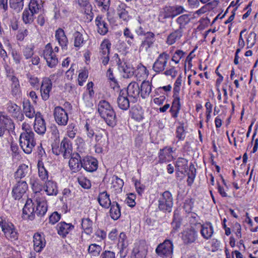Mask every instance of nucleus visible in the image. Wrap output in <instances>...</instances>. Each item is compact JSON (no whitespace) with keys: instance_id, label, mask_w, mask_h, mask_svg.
<instances>
[{"instance_id":"nucleus-48","label":"nucleus","mask_w":258,"mask_h":258,"mask_svg":"<svg viewBox=\"0 0 258 258\" xmlns=\"http://www.w3.org/2000/svg\"><path fill=\"white\" fill-rule=\"evenodd\" d=\"M37 165L39 177L43 180L47 179L48 176V172L44 168L43 162L39 161Z\"/></svg>"},{"instance_id":"nucleus-26","label":"nucleus","mask_w":258,"mask_h":258,"mask_svg":"<svg viewBox=\"0 0 258 258\" xmlns=\"http://www.w3.org/2000/svg\"><path fill=\"white\" fill-rule=\"evenodd\" d=\"M97 200L100 205L106 209L109 208L112 204L109 198V195L106 191L100 192L99 194Z\"/></svg>"},{"instance_id":"nucleus-14","label":"nucleus","mask_w":258,"mask_h":258,"mask_svg":"<svg viewBox=\"0 0 258 258\" xmlns=\"http://www.w3.org/2000/svg\"><path fill=\"white\" fill-rule=\"evenodd\" d=\"M34 203L31 199L27 200L23 209V216L24 219L32 220L35 217V209L33 207Z\"/></svg>"},{"instance_id":"nucleus-7","label":"nucleus","mask_w":258,"mask_h":258,"mask_svg":"<svg viewBox=\"0 0 258 258\" xmlns=\"http://www.w3.org/2000/svg\"><path fill=\"white\" fill-rule=\"evenodd\" d=\"M53 116L58 125L65 126L67 124L69 117L66 111L60 106H56L53 110Z\"/></svg>"},{"instance_id":"nucleus-38","label":"nucleus","mask_w":258,"mask_h":258,"mask_svg":"<svg viewBox=\"0 0 258 258\" xmlns=\"http://www.w3.org/2000/svg\"><path fill=\"white\" fill-rule=\"evenodd\" d=\"M152 82H142L141 85V96L143 98L148 96L152 90Z\"/></svg>"},{"instance_id":"nucleus-13","label":"nucleus","mask_w":258,"mask_h":258,"mask_svg":"<svg viewBox=\"0 0 258 258\" xmlns=\"http://www.w3.org/2000/svg\"><path fill=\"white\" fill-rule=\"evenodd\" d=\"M181 234V238L185 244L195 242L198 237L197 232L192 227L186 229Z\"/></svg>"},{"instance_id":"nucleus-1","label":"nucleus","mask_w":258,"mask_h":258,"mask_svg":"<svg viewBox=\"0 0 258 258\" xmlns=\"http://www.w3.org/2000/svg\"><path fill=\"white\" fill-rule=\"evenodd\" d=\"M98 111L108 125L113 126L116 124L115 113L108 102L100 101L98 105Z\"/></svg>"},{"instance_id":"nucleus-12","label":"nucleus","mask_w":258,"mask_h":258,"mask_svg":"<svg viewBox=\"0 0 258 258\" xmlns=\"http://www.w3.org/2000/svg\"><path fill=\"white\" fill-rule=\"evenodd\" d=\"M13 123L12 119L3 113L0 112V137H3L6 131L12 128Z\"/></svg>"},{"instance_id":"nucleus-17","label":"nucleus","mask_w":258,"mask_h":258,"mask_svg":"<svg viewBox=\"0 0 258 258\" xmlns=\"http://www.w3.org/2000/svg\"><path fill=\"white\" fill-rule=\"evenodd\" d=\"M34 129L35 131L39 135H43L46 130L45 120L42 117L41 114L39 112H37L36 114L34 124Z\"/></svg>"},{"instance_id":"nucleus-10","label":"nucleus","mask_w":258,"mask_h":258,"mask_svg":"<svg viewBox=\"0 0 258 258\" xmlns=\"http://www.w3.org/2000/svg\"><path fill=\"white\" fill-rule=\"evenodd\" d=\"M169 57V55L166 52L161 53L158 56L157 59L156 60L153 64V70L157 73H160L163 71L165 69V67Z\"/></svg>"},{"instance_id":"nucleus-46","label":"nucleus","mask_w":258,"mask_h":258,"mask_svg":"<svg viewBox=\"0 0 258 258\" xmlns=\"http://www.w3.org/2000/svg\"><path fill=\"white\" fill-rule=\"evenodd\" d=\"M34 14L26 9L23 13L22 19L25 24H31L33 22Z\"/></svg>"},{"instance_id":"nucleus-8","label":"nucleus","mask_w":258,"mask_h":258,"mask_svg":"<svg viewBox=\"0 0 258 258\" xmlns=\"http://www.w3.org/2000/svg\"><path fill=\"white\" fill-rule=\"evenodd\" d=\"M43 56L49 67L53 68L57 64V58L53 52L50 43H48L45 46L43 50Z\"/></svg>"},{"instance_id":"nucleus-51","label":"nucleus","mask_w":258,"mask_h":258,"mask_svg":"<svg viewBox=\"0 0 258 258\" xmlns=\"http://www.w3.org/2000/svg\"><path fill=\"white\" fill-rule=\"evenodd\" d=\"M88 251L92 255L96 256L102 251V247L101 246L95 243L91 244L89 246Z\"/></svg>"},{"instance_id":"nucleus-11","label":"nucleus","mask_w":258,"mask_h":258,"mask_svg":"<svg viewBox=\"0 0 258 258\" xmlns=\"http://www.w3.org/2000/svg\"><path fill=\"white\" fill-rule=\"evenodd\" d=\"M27 189L28 185L25 181H18L13 188V197L15 200H20L25 194Z\"/></svg>"},{"instance_id":"nucleus-64","label":"nucleus","mask_w":258,"mask_h":258,"mask_svg":"<svg viewBox=\"0 0 258 258\" xmlns=\"http://www.w3.org/2000/svg\"><path fill=\"white\" fill-rule=\"evenodd\" d=\"M34 54L33 48L27 46L23 50V54L26 59L31 58Z\"/></svg>"},{"instance_id":"nucleus-24","label":"nucleus","mask_w":258,"mask_h":258,"mask_svg":"<svg viewBox=\"0 0 258 258\" xmlns=\"http://www.w3.org/2000/svg\"><path fill=\"white\" fill-rule=\"evenodd\" d=\"M34 249L36 252H40L45 245L44 238L39 233H35L33 236Z\"/></svg>"},{"instance_id":"nucleus-28","label":"nucleus","mask_w":258,"mask_h":258,"mask_svg":"<svg viewBox=\"0 0 258 258\" xmlns=\"http://www.w3.org/2000/svg\"><path fill=\"white\" fill-rule=\"evenodd\" d=\"M130 8L127 7L124 4L119 5L117 9V15L120 19L123 21H128L131 17L128 14V10Z\"/></svg>"},{"instance_id":"nucleus-29","label":"nucleus","mask_w":258,"mask_h":258,"mask_svg":"<svg viewBox=\"0 0 258 258\" xmlns=\"http://www.w3.org/2000/svg\"><path fill=\"white\" fill-rule=\"evenodd\" d=\"M55 36L59 44L62 48H65L68 43V40L64 31L61 28H58L55 31Z\"/></svg>"},{"instance_id":"nucleus-15","label":"nucleus","mask_w":258,"mask_h":258,"mask_svg":"<svg viewBox=\"0 0 258 258\" xmlns=\"http://www.w3.org/2000/svg\"><path fill=\"white\" fill-rule=\"evenodd\" d=\"M81 163L82 167L88 172H93L98 168L97 160L91 156L84 158Z\"/></svg>"},{"instance_id":"nucleus-52","label":"nucleus","mask_w":258,"mask_h":258,"mask_svg":"<svg viewBox=\"0 0 258 258\" xmlns=\"http://www.w3.org/2000/svg\"><path fill=\"white\" fill-rule=\"evenodd\" d=\"M196 170L194 165H190L189 168V171L187 173L188 179L187 180V184L189 186L193 183L196 176Z\"/></svg>"},{"instance_id":"nucleus-31","label":"nucleus","mask_w":258,"mask_h":258,"mask_svg":"<svg viewBox=\"0 0 258 258\" xmlns=\"http://www.w3.org/2000/svg\"><path fill=\"white\" fill-rule=\"evenodd\" d=\"M147 250L142 245H137L133 249L131 258H145Z\"/></svg>"},{"instance_id":"nucleus-37","label":"nucleus","mask_w":258,"mask_h":258,"mask_svg":"<svg viewBox=\"0 0 258 258\" xmlns=\"http://www.w3.org/2000/svg\"><path fill=\"white\" fill-rule=\"evenodd\" d=\"M123 184L124 182L122 179L116 175L113 176L111 187L116 192H119L122 190Z\"/></svg>"},{"instance_id":"nucleus-61","label":"nucleus","mask_w":258,"mask_h":258,"mask_svg":"<svg viewBox=\"0 0 258 258\" xmlns=\"http://www.w3.org/2000/svg\"><path fill=\"white\" fill-rule=\"evenodd\" d=\"M79 184L84 188H89L91 187V182L89 180L83 177L78 178Z\"/></svg>"},{"instance_id":"nucleus-57","label":"nucleus","mask_w":258,"mask_h":258,"mask_svg":"<svg viewBox=\"0 0 258 258\" xmlns=\"http://www.w3.org/2000/svg\"><path fill=\"white\" fill-rule=\"evenodd\" d=\"M95 5L98 7H102V9L106 11L110 5V0H95Z\"/></svg>"},{"instance_id":"nucleus-27","label":"nucleus","mask_w":258,"mask_h":258,"mask_svg":"<svg viewBox=\"0 0 258 258\" xmlns=\"http://www.w3.org/2000/svg\"><path fill=\"white\" fill-rule=\"evenodd\" d=\"M118 107L123 110H127L130 107V101L127 96L123 93L120 92L117 99Z\"/></svg>"},{"instance_id":"nucleus-22","label":"nucleus","mask_w":258,"mask_h":258,"mask_svg":"<svg viewBox=\"0 0 258 258\" xmlns=\"http://www.w3.org/2000/svg\"><path fill=\"white\" fill-rule=\"evenodd\" d=\"M144 36L145 38L141 43L140 48H144L147 51L155 41V34L152 32H147Z\"/></svg>"},{"instance_id":"nucleus-62","label":"nucleus","mask_w":258,"mask_h":258,"mask_svg":"<svg viewBox=\"0 0 258 258\" xmlns=\"http://www.w3.org/2000/svg\"><path fill=\"white\" fill-rule=\"evenodd\" d=\"M100 258H115V254L112 251L105 250L101 253Z\"/></svg>"},{"instance_id":"nucleus-55","label":"nucleus","mask_w":258,"mask_h":258,"mask_svg":"<svg viewBox=\"0 0 258 258\" xmlns=\"http://www.w3.org/2000/svg\"><path fill=\"white\" fill-rule=\"evenodd\" d=\"M40 9V5L38 4L37 0H31L28 6V10L33 13L37 14Z\"/></svg>"},{"instance_id":"nucleus-6","label":"nucleus","mask_w":258,"mask_h":258,"mask_svg":"<svg viewBox=\"0 0 258 258\" xmlns=\"http://www.w3.org/2000/svg\"><path fill=\"white\" fill-rule=\"evenodd\" d=\"M33 186L35 187L34 184H33ZM33 189L35 190V194L34 197V200L36 205L35 213L38 216H42L46 213L47 210L46 202L44 198L37 196L38 194L40 192L39 190H37L35 188H33Z\"/></svg>"},{"instance_id":"nucleus-2","label":"nucleus","mask_w":258,"mask_h":258,"mask_svg":"<svg viewBox=\"0 0 258 258\" xmlns=\"http://www.w3.org/2000/svg\"><path fill=\"white\" fill-rule=\"evenodd\" d=\"M19 141L23 151L26 154L31 153L36 144L34 133L32 131L23 132L20 135Z\"/></svg>"},{"instance_id":"nucleus-59","label":"nucleus","mask_w":258,"mask_h":258,"mask_svg":"<svg viewBox=\"0 0 258 258\" xmlns=\"http://www.w3.org/2000/svg\"><path fill=\"white\" fill-rule=\"evenodd\" d=\"M94 84L92 82H89L87 85V93L89 95V97H88L87 95L84 94L83 98L85 99V97L87 98L91 99L94 94V92L93 89Z\"/></svg>"},{"instance_id":"nucleus-19","label":"nucleus","mask_w":258,"mask_h":258,"mask_svg":"<svg viewBox=\"0 0 258 258\" xmlns=\"http://www.w3.org/2000/svg\"><path fill=\"white\" fill-rule=\"evenodd\" d=\"M7 109L12 116L20 120L23 118V115L22 113L21 109L20 106L16 103L10 101L7 104Z\"/></svg>"},{"instance_id":"nucleus-53","label":"nucleus","mask_w":258,"mask_h":258,"mask_svg":"<svg viewBox=\"0 0 258 258\" xmlns=\"http://www.w3.org/2000/svg\"><path fill=\"white\" fill-rule=\"evenodd\" d=\"M118 244L120 245L121 249L120 250V253L123 251V249H125L127 246V242L126 240V236L124 233L121 232L120 233L118 238Z\"/></svg>"},{"instance_id":"nucleus-20","label":"nucleus","mask_w":258,"mask_h":258,"mask_svg":"<svg viewBox=\"0 0 258 258\" xmlns=\"http://www.w3.org/2000/svg\"><path fill=\"white\" fill-rule=\"evenodd\" d=\"M140 93H141V86H139L137 82H131L127 86V94L133 97L135 101H136Z\"/></svg>"},{"instance_id":"nucleus-54","label":"nucleus","mask_w":258,"mask_h":258,"mask_svg":"<svg viewBox=\"0 0 258 258\" xmlns=\"http://www.w3.org/2000/svg\"><path fill=\"white\" fill-rule=\"evenodd\" d=\"M84 8V13L86 14V20L88 22H91L93 18V13L92 12V7L91 4H87L83 7Z\"/></svg>"},{"instance_id":"nucleus-44","label":"nucleus","mask_w":258,"mask_h":258,"mask_svg":"<svg viewBox=\"0 0 258 258\" xmlns=\"http://www.w3.org/2000/svg\"><path fill=\"white\" fill-rule=\"evenodd\" d=\"M244 222L247 224V227L252 232H257L258 230V224L254 223L252 219L249 216L248 213H246Z\"/></svg>"},{"instance_id":"nucleus-49","label":"nucleus","mask_w":258,"mask_h":258,"mask_svg":"<svg viewBox=\"0 0 258 258\" xmlns=\"http://www.w3.org/2000/svg\"><path fill=\"white\" fill-rule=\"evenodd\" d=\"M92 222L89 219H83L82 221V227L87 234H90L92 231Z\"/></svg>"},{"instance_id":"nucleus-3","label":"nucleus","mask_w":258,"mask_h":258,"mask_svg":"<svg viewBox=\"0 0 258 258\" xmlns=\"http://www.w3.org/2000/svg\"><path fill=\"white\" fill-rule=\"evenodd\" d=\"M158 203V208L160 210L170 212L173 204L171 194L169 191L163 192Z\"/></svg>"},{"instance_id":"nucleus-42","label":"nucleus","mask_w":258,"mask_h":258,"mask_svg":"<svg viewBox=\"0 0 258 258\" xmlns=\"http://www.w3.org/2000/svg\"><path fill=\"white\" fill-rule=\"evenodd\" d=\"M73 36L74 38V45L75 47L80 48L85 43L86 41L84 40L82 34L80 32L76 31L73 34Z\"/></svg>"},{"instance_id":"nucleus-58","label":"nucleus","mask_w":258,"mask_h":258,"mask_svg":"<svg viewBox=\"0 0 258 258\" xmlns=\"http://www.w3.org/2000/svg\"><path fill=\"white\" fill-rule=\"evenodd\" d=\"M137 71L138 74L137 76H139L140 77L142 78V80L146 81V78L148 76V71L146 68L142 66L138 68Z\"/></svg>"},{"instance_id":"nucleus-18","label":"nucleus","mask_w":258,"mask_h":258,"mask_svg":"<svg viewBox=\"0 0 258 258\" xmlns=\"http://www.w3.org/2000/svg\"><path fill=\"white\" fill-rule=\"evenodd\" d=\"M69 167L74 172L79 171L82 167L81 157L78 153H74L71 156Z\"/></svg>"},{"instance_id":"nucleus-9","label":"nucleus","mask_w":258,"mask_h":258,"mask_svg":"<svg viewBox=\"0 0 258 258\" xmlns=\"http://www.w3.org/2000/svg\"><path fill=\"white\" fill-rule=\"evenodd\" d=\"M111 44L110 41L107 39H104L100 45V57L102 60V63L104 65H106L109 60V52Z\"/></svg>"},{"instance_id":"nucleus-32","label":"nucleus","mask_w":258,"mask_h":258,"mask_svg":"<svg viewBox=\"0 0 258 258\" xmlns=\"http://www.w3.org/2000/svg\"><path fill=\"white\" fill-rule=\"evenodd\" d=\"M182 36V31L180 29H176L171 32L166 39V43L168 45H172L179 40Z\"/></svg>"},{"instance_id":"nucleus-16","label":"nucleus","mask_w":258,"mask_h":258,"mask_svg":"<svg viewBox=\"0 0 258 258\" xmlns=\"http://www.w3.org/2000/svg\"><path fill=\"white\" fill-rule=\"evenodd\" d=\"M114 57H116L117 64H118V68L120 72L123 73L122 76L124 79H130L134 76V73L133 69L128 67L125 63H122L120 61V59L118 58V55L116 53L114 54Z\"/></svg>"},{"instance_id":"nucleus-47","label":"nucleus","mask_w":258,"mask_h":258,"mask_svg":"<svg viewBox=\"0 0 258 258\" xmlns=\"http://www.w3.org/2000/svg\"><path fill=\"white\" fill-rule=\"evenodd\" d=\"M182 218L178 213L174 212L173 215V221L172 225L173 230L175 231H177L181 225Z\"/></svg>"},{"instance_id":"nucleus-4","label":"nucleus","mask_w":258,"mask_h":258,"mask_svg":"<svg viewBox=\"0 0 258 258\" xmlns=\"http://www.w3.org/2000/svg\"><path fill=\"white\" fill-rule=\"evenodd\" d=\"M0 226L8 239H17V232L12 223L6 221L3 217H0Z\"/></svg>"},{"instance_id":"nucleus-25","label":"nucleus","mask_w":258,"mask_h":258,"mask_svg":"<svg viewBox=\"0 0 258 258\" xmlns=\"http://www.w3.org/2000/svg\"><path fill=\"white\" fill-rule=\"evenodd\" d=\"M74 227V226L70 223L60 222L57 225L58 234L62 237H65Z\"/></svg>"},{"instance_id":"nucleus-30","label":"nucleus","mask_w":258,"mask_h":258,"mask_svg":"<svg viewBox=\"0 0 258 258\" xmlns=\"http://www.w3.org/2000/svg\"><path fill=\"white\" fill-rule=\"evenodd\" d=\"M23 111L26 117L29 118H33L36 116L34 108L31 105L29 100H27L23 101Z\"/></svg>"},{"instance_id":"nucleus-21","label":"nucleus","mask_w":258,"mask_h":258,"mask_svg":"<svg viewBox=\"0 0 258 258\" xmlns=\"http://www.w3.org/2000/svg\"><path fill=\"white\" fill-rule=\"evenodd\" d=\"M98 32L102 35L106 34L108 31V25L105 19L101 16H98L95 19Z\"/></svg>"},{"instance_id":"nucleus-41","label":"nucleus","mask_w":258,"mask_h":258,"mask_svg":"<svg viewBox=\"0 0 258 258\" xmlns=\"http://www.w3.org/2000/svg\"><path fill=\"white\" fill-rule=\"evenodd\" d=\"M30 169L28 166L25 164L21 165L17 171L15 172V176L16 178H22L29 173Z\"/></svg>"},{"instance_id":"nucleus-56","label":"nucleus","mask_w":258,"mask_h":258,"mask_svg":"<svg viewBox=\"0 0 258 258\" xmlns=\"http://www.w3.org/2000/svg\"><path fill=\"white\" fill-rule=\"evenodd\" d=\"M185 52L181 50H177L172 56L171 60L176 64L178 63L181 59L183 57Z\"/></svg>"},{"instance_id":"nucleus-34","label":"nucleus","mask_w":258,"mask_h":258,"mask_svg":"<svg viewBox=\"0 0 258 258\" xmlns=\"http://www.w3.org/2000/svg\"><path fill=\"white\" fill-rule=\"evenodd\" d=\"M52 88V84L50 82H42L40 92L41 97L44 100H47L49 97V92Z\"/></svg>"},{"instance_id":"nucleus-60","label":"nucleus","mask_w":258,"mask_h":258,"mask_svg":"<svg viewBox=\"0 0 258 258\" xmlns=\"http://www.w3.org/2000/svg\"><path fill=\"white\" fill-rule=\"evenodd\" d=\"M256 34L254 32H250L247 37V47H251L255 42Z\"/></svg>"},{"instance_id":"nucleus-43","label":"nucleus","mask_w":258,"mask_h":258,"mask_svg":"<svg viewBox=\"0 0 258 258\" xmlns=\"http://www.w3.org/2000/svg\"><path fill=\"white\" fill-rule=\"evenodd\" d=\"M187 162L186 159L183 158H179L176 164V167L178 171L181 172L182 173H183V170L184 172H186L188 169Z\"/></svg>"},{"instance_id":"nucleus-33","label":"nucleus","mask_w":258,"mask_h":258,"mask_svg":"<svg viewBox=\"0 0 258 258\" xmlns=\"http://www.w3.org/2000/svg\"><path fill=\"white\" fill-rule=\"evenodd\" d=\"M201 233L206 239H210L213 234V228L210 222H207L202 225Z\"/></svg>"},{"instance_id":"nucleus-45","label":"nucleus","mask_w":258,"mask_h":258,"mask_svg":"<svg viewBox=\"0 0 258 258\" xmlns=\"http://www.w3.org/2000/svg\"><path fill=\"white\" fill-rule=\"evenodd\" d=\"M123 33L128 45L130 46L133 45L135 40V37L131 30L128 28L126 27L123 29Z\"/></svg>"},{"instance_id":"nucleus-39","label":"nucleus","mask_w":258,"mask_h":258,"mask_svg":"<svg viewBox=\"0 0 258 258\" xmlns=\"http://www.w3.org/2000/svg\"><path fill=\"white\" fill-rule=\"evenodd\" d=\"M44 188L45 191L47 192L48 195H56L57 194L58 190L56 184L51 180H48L46 182Z\"/></svg>"},{"instance_id":"nucleus-40","label":"nucleus","mask_w":258,"mask_h":258,"mask_svg":"<svg viewBox=\"0 0 258 258\" xmlns=\"http://www.w3.org/2000/svg\"><path fill=\"white\" fill-rule=\"evenodd\" d=\"M190 18L189 15L183 14L180 16L176 20V22L179 25L178 29L182 30V29L185 28V25L190 22Z\"/></svg>"},{"instance_id":"nucleus-5","label":"nucleus","mask_w":258,"mask_h":258,"mask_svg":"<svg viewBox=\"0 0 258 258\" xmlns=\"http://www.w3.org/2000/svg\"><path fill=\"white\" fill-rule=\"evenodd\" d=\"M173 247L172 241L170 240L166 239L158 245L156 249V252L161 257H169L172 254Z\"/></svg>"},{"instance_id":"nucleus-50","label":"nucleus","mask_w":258,"mask_h":258,"mask_svg":"<svg viewBox=\"0 0 258 258\" xmlns=\"http://www.w3.org/2000/svg\"><path fill=\"white\" fill-rule=\"evenodd\" d=\"M24 0H10V7L16 12H19L22 10L24 6Z\"/></svg>"},{"instance_id":"nucleus-63","label":"nucleus","mask_w":258,"mask_h":258,"mask_svg":"<svg viewBox=\"0 0 258 258\" xmlns=\"http://www.w3.org/2000/svg\"><path fill=\"white\" fill-rule=\"evenodd\" d=\"M28 31L26 29H20L17 35V39L19 41H23L24 38L28 35Z\"/></svg>"},{"instance_id":"nucleus-35","label":"nucleus","mask_w":258,"mask_h":258,"mask_svg":"<svg viewBox=\"0 0 258 258\" xmlns=\"http://www.w3.org/2000/svg\"><path fill=\"white\" fill-rule=\"evenodd\" d=\"M110 207L109 213L111 218L114 220H117L121 215L119 204L116 202H113Z\"/></svg>"},{"instance_id":"nucleus-23","label":"nucleus","mask_w":258,"mask_h":258,"mask_svg":"<svg viewBox=\"0 0 258 258\" xmlns=\"http://www.w3.org/2000/svg\"><path fill=\"white\" fill-rule=\"evenodd\" d=\"M61 155L64 158H69L72 154V146L69 141L64 138L61 141Z\"/></svg>"},{"instance_id":"nucleus-36","label":"nucleus","mask_w":258,"mask_h":258,"mask_svg":"<svg viewBox=\"0 0 258 258\" xmlns=\"http://www.w3.org/2000/svg\"><path fill=\"white\" fill-rule=\"evenodd\" d=\"M180 108V98L177 97L176 98H174L170 109V112L173 118H176L177 117Z\"/></svg>"}]
</instances>
